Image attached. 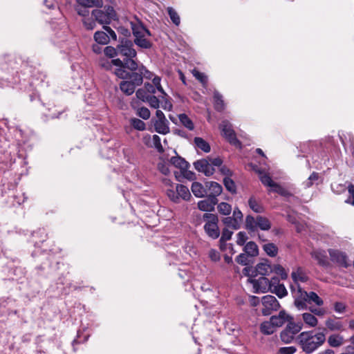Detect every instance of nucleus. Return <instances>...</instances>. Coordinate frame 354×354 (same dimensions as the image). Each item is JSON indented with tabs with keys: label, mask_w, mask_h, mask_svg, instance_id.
<instances>
[{
	"label": "nucleus",
	"mask_w": 354,
	"mask_h": 354,
	"mask_svg": "<svg viewBox=\"0 0 354 354\" xmlns=\"http://www.w3.org/2000/svg\"><path fill=\"white\" fill-rule=\"evenodd\" d=\"M153 126L157 133L160 134H167L169 133V122L167 119L154 120Z\"/></svg>",
	"instance_id": "nucleus-18"
},
{
	"label": "nucleus",
	"mask_w": 354,
	"mask_h": 354,
	"mask_svg": "<svg viewBox=\"0 0 354 354\" xmlns=\"http://www.w3.org/2000/svg\"><path fill=\"white\" fill-rule=\"evenodd\" d=\"M178 118L180 123L189 130H193L194 125L192 120L185 113L178 115Z\"/></svg>",
	"instance_id": "nucleus-38"
},
{
	"label": "nucleus",
	"mask_w": 354,
	"mask_h": 354,
	"mask_svg": "<svg viewBox=\"0 0 354 354\" xmlns=\"http://www.w3.org/2000/svg\"><path fill=\"white\" fill-rule=\"evenodd\" d=\"M82 22L87 30H93L95 26V22L89 17L83 18Z\"/></svg>",
	"instance_id": "nucleus-59"
},
{
	"label": "nucleus",
	"mask_w": 354,
	"mask_h": 354,
	"mask_svg": "<svg viewBox=\"0 0 354 354\" xmlns=\"http://www.w3.org/2000/svg\"><path fill=\"white\" fill-rule=\"evenodd\" d=\"M77 3L83 7H102V0H76Z\"/></svg>",
	"instance_id": "nucleus-35"
},
{
	"label": "nucleus",
	"mask_w": 354,
	"mask_h": 354,
	"mask_svg": "<svg viewBox=\"0 0 354 354\" xmlns=\"http://www.w3.org/2000/svg\"><path fill=\"white\" fill-rule=\"evenodd\" d=\"M169 162L175 167L180 169L182 173L186 171L189 166L184 158L178 156L171 157Z\"/></svg>",
	"instance_id": "nucleus-20"
},
{
	"label": "nucleus",
	"mask_w": 354,
	"mask_h": 354,
	"mask_svg": "<svg viewBox=\"0 0 354 354\" xmlns=\"http://www.w3.org/2000/svg\"><path fill=\"white\" fill-rule=\"evenodd\" d=\"M136 71H139L142 73V78L145 77L151 80L153 77V74L151 71H148L143 65H141L140 66H138Z\"/></svg>",
	"instance_id": "nucleus-56"
},
{
	"label": "nucleus",
	"mask_w": 354,
	"mask_h": 354,
	"mask_svg": "<svg viewBox=\"0 0 354 354\" xmlns=\"http://www.w3.org/2000/svg\"><path fill=\"white\" fill-rule=\"evenodd\" d=\"M266 253L270 257H275L278 252V248L274 243H267L263 245Z\"/></svg>",
	"instance_id": "nucleus-43"
},
{
	"label": "nucleus",
	"mask_w": 354,
	"mask_h": 354,
	"mask_svg": "<svg viewBox=\"0 0 354 354\" xmlns=\"http://www.w3.org/2000/svg\"><path fill=\"white\" fill-rule=\"evenodd\" d=\"M218 211L220 214L227 216L232 212V206L227 203L222 202L218 205Z\"/></svg>",
	"instance_id": "nucleus-42"
},
{
	"label": "nucleus",
	"mask_w": 354,
	"mask_h": 354,
	"mask_svg": "<svg viewBox=\"0 0 354 354\" xmlns=\"http://www.w3.org/2000/svg\"><path fill=\"white\" fill-rule=\"evenodd\" d=\"M94 39L97 44L102 45L106 44L109 42V36L104 31H97L94 34Z\"/></svg>",
	"instance_id": "nucleus-34"
},
{
	"label": "nucleus",
	"mask_w": 354,
	"mask_h": 354,
	"mask_svg": "<svg viewBox=\"0 0 354 354\" xmlns=\"http://www.w3.org/2000/svg\"><path fill=\"white\" fill-rule=\"evenodd\" d=\"M145 102H147L153 109H158L160 106V101L154 95L149 97Z\"/></svg>",
	"instance_id": "nucleus-58"
},
{
	"label": "nucleus",
	"mask_w": 354,
	"mask_h": 354,
	"mask_svg": "<svg viewBox=\"0 0 354 354\" xmlns=\"http://www.w3.org/2000/svg\"><path fill=\"white\" fill-rule=\"evenodd\" d=\"M193 194L197 198H203L207 195V187L201 183L194 182L191 187Z\"/></svg>",
	"instance_id": "nucleus-22"
},
{
	"label": "nucleus",
	"mask_w": 354,
	"mask_h": 354,
	"mask_svg": "<svg viewBox=\"0 0 354 354\" xmlns=\"http://www.w3.org/2000/svg\"><path fill=\"white\" fill-rule=\"evenodd\" d=\"M218 203V199L214 196H207L205 200L200 201L198 203L199 209L205 212H211L214 209V205Z\"/></svg>",
	"instance_id": "nucleus-16"
},
{
	"label": "nucleus",
	"mask_w": 354,
	"mask_h": 354,
	"mask_svg": "<svg viewBox=\"0 0 354 354\" xmlns=\"http://www.w3.org/2000/svg\"><path fill=\"white\" fill-rule=\"evenodd\" d=\"M121 91L127 95H132L136 86L129 80L122 81L120 84Z\"/></svg>",
	"instance_id": "nucleus-26"
},
{
	"label": "nucleus",
	"mask_w": 354,
	"mask_h": 354,
	"mask_svg": "<svg viewBox=\"0 0 354 354\" xmlns=\"http://www.w3.org/2000/svg\"><path fill=\"white\" fill-rule=\"evenodd\" d=\"M132 32L135 38L138 37H150L151 32L147 29L142 24H135L131 23Z\"/></svg>",
	"instance_id": "nucleus-17"
},
{
	"label": "nucleus",
	"mask_w": 354,
	"mask_h": 354,
	"mask_svg": "<svg viewBox=\"0 0 354 354\" xmlns=\"http://www.w3.org/2000/svg\"><path fill=\"white\" fill-rule=\"evenodd\" d=\"M270 291L277 295L279 298L287 295L288 291L283 284L279 283L278 278L272 277L270 280Z\"/></svg>",
	"instance_id": "nucleus-10"
},
{
	"label": "nucleus",
	"mask_w": 354,
	"mask_h": 354,
	"mask_svg": "<svg viewBox=\"0 0 354 354\" xmlns=\"http://www.w3.org/2000/svg\"><path fill=\"white\" fill-rule=\"evenodd\" d=\"M260 180H261V183L265 186L270 187L271 189L273 187V186L276 183L272 180L271 177L267 174H261L260 176Z\"/></svg>",
	"instance_id": "nucleus-52"
},
{
	"label": "nucleus",
	"mask_w": 354,
	"mask_h": 354,
	"mask_svg": "<svg viewBox=\"0 0 354 354\" xmlns=\"http://www.w3.org/2000/svg\"><path fill=\"white\" fill-rule=\"evenodd\" d=\"M134 43L142 48H150L152 46V44L146 37L135 38Z\"/></svg>",
	"instance_id": "nucleus-41"
},
{
	"label": "nucleus",
	"mask_w": 354,
	"mask_h": 354,
	"mask_svg": "<svg viewBox=\"0 0 354 354\" xmlns=\"http://www.w3.org/2000/svg\"><path fill=\"white\" fill-rule=\"evenodd\" d=\"M245 225L247 229L252 231L255 230L256 227H257L256 225V218L252 216H247L245 219Z\"/></svg>",
	"instance_id": "nucleus-54"
},
{
	"label": "nucleus",
	"mask_w": 354,
	"mask_h": 354,
	"mask_svg": "<svg viewBox=\"0 0 354 354\" xmlns=\"http://www.w3.org/2000/svg\"><path fill=\"white\" fill-rule=\"evenodd\" d=\"M115 66H117L114 71L115 75L121 79H128L129 76V72L127 71L125 69L127 68L125 65V62L122 61V64Z\"/></svg>",
	"instance_id": "nucleus-27"
},
{
	"label": "nucleus",
	"mask_w": 354,
	"mask_h": 354,
	"mask_svg": "<svg viewBox=\"0 0 354 354\" xmlns=\"http://www.w3.org/2000/svg\"><path fill=\"white\" fill-rule=\"evenodd\" d=\"M104 52V55L109 58H113L118 55V47L115 48L111 46L105 47Z\"/></svg>",
	"instance_id": "nucleus-53"
},
{
	"label": "nucleus",
	"mask_w": 354,
	"mask_h": 354,
	"mask_svg": "<svg viewBox=\"0 0 354 354\" xmlns=\"http://www.w3.org/2000/svg\"><path fill=\"white\" fill-rule=\"evenodd\" d=\"M136 95L139 100H142L144 102H145L147 100V99L152 95L148 93V91L145 89V87L138 89L136 93Z\"/></svg>",
	"instance_id": "nucleus-47"
},
{
	"label": "nucleus",
	"mask_w": 354,
	"mask_h": 354,
	"mask_svg": "<svg viewBox=\"0 0 354 354\" xmlns=\"http://www.w3.org/2000/svg\"><path fill=\"white\" fill-rule=\"evenodd\" d=\"M244 251L248 255L251 257H255L259 254L258 246L253 241H250L245 245Z\"/></svg>",
	"instance_id": "nucleus-36"
},
{
	"label": "nucleus",
	"mask_w": 354,
	"mask_h": 354,
	"mask_svg": "<svg viewBox=\"0 0 354 354\" xmlns=\"http://www.w3.org/2000/svg\"><path fill=\"white\" fill-rule=\"evenodd\" d=\"M118 55L124 57L126 67L130 71H136L138 68V64L134 60L136 57L137 53L133 48L132 42L129 40L122 41L118 46Z\"/></svg>",
	"instance_id": "nucleus-3"
},
{
	"label": "nucleus",
	"mask_w": 354,
	"mask_h": 354,
	"mask_svg": "<svg viewBox=\"0 0 354 354\" xmlns=\"http://www.w3.org/2000/svg\"><path fill=\"white\" fill-rule=\"evenodd\" d=\"M136 114L143 120H148L151 116L149 110L146 107H140L136 109Z\"/></svg>",
	"instance_id": "nucleus-50"
},
{
	"label": "nucleus",
	"mask_w": 354,
	"mask_h": 354,
	"mask_svg": "<svg viewBox=\"0 0 354 354\" xmlns=\"http://www.w3.org/2000/svg\"><path fill=\"white\" fill-rule=\"evenodd\" d=\"M160 78L158 76H155L152 78L153 85L155 86L157 88V90L160 92L163 95H166L165 92L164 91L161 84H160Z\"/></svg>",
	"instance_id": "nucleus-60"
},
{
	"label": "nucleus",
	"mask_w": 354,
	"mask_h": 354,
	"mask_svg": "<svg viewBox=\"0 0 354 354\" xmlns=\"http://www.w3.org/2000/svg\"><path fill=\"white\" fill-rule=\"evenodd\" d=\"M176 192L179 198L188 201L191 198V194L187 187L183 185H177Z\"/></svg>",
	"instance_id": "nucleus-30"
},
{
	"label": "nucleus",
	"mask_w": 354,
	"mask_h": 354,
	"mask_svg": "<svg viewBox=\"0 0 354 354\" xmlns=\"http://www.w3.org/2000/svg\"><path fill=\"white\" fill-rule=\"evenodd\" d=\"M291 291L295 297V305L298 310H304L307 308L306 304L314 303L318 306H322L324 304V301L321 299L315 292H307L304 290L300 286L298 289L292 286Z\"/></svg>",
	"instance_id": "nucleus-2"
},
{
	"label": "nucleus",
	"mask_w": 354,
	"mask_h": 354,
	"mask_svg": "<svg viewBox=\"0 0 354 354\" xmlns=\"http://www.w3.org/2000/svg\"><path fill=\"white\" fill-rule=\"evenodd\" d=\"M348 192L350 194V196L345 201V202L354 206V185L349 186Z\"/></svg>",
	"instance_id": "nucleus-64"
},
{
	"label": "nucleus",
	"mask_w": 354,
	"mask_h": 354,
	"mask_svg": "<svg viewBox=\"0 0 354 354\" xmlns=\"http://www.w3.org/2000/svg\"><path fill=\"white\" fill-rule=\"evenodd\" d=\"M301 317L304 324L308 327L315 328L318 324V319L310 312L302 313Z\"/></svg>",
	"instance_id": "nucleus-25"
},
{
	"label": "nucleus",
	"mask_w": 354,
	"mask_h": 354,
	"mask_svg": "<svg viewBox=\"0 0 354 354\" xmlns=\"http://www.w3.org/2000/svg\"><path fill=\"white\" fill-rule=\"evenodd\" d=\"M271 191L274 192H277L281 196H288L289 195L288 192L283 187H282L280 185L275 183L273 187L271 189Z\"/></svg>",
	"instance_id": "nucleus-57"
},
{
	"label": "nucleus",
	"mask_w": 354,
	"mask_h": 354,
	"mask_svg": "<svg viewBox=\"0 0 354 354\" xmlns=\"http://www.w3.org/2000/svg\"><path fill=\"white\" fill-rule=\"evenodd\" d=\"M222 135L232 145L241 147V142L236 138V133L232 129V124L227 120H223L219 125Z\"/></svg>",
	"instance_id": "nucleus-7"
},
{
	"label": "nucleus",
	"mask_w": 354,
	"mask_h": 354,
	"mask_svg": "<svg viewBox=\"0 0 354 354\" xmlns=\"http://www.w3.org/2000/svg\"><path fill=\"white\" fill-rule=\"evenodd\" d=\"M232 233L233 232L232 231L229 230L228 229H224L222 232L220 242L223 243L226 241L230 240L232 237Z\"/></svg>",
	"instance_id": "nucleus-63"
},
{
	"label": "nucleus",
	"mask_w": 354,
	"mask_h": 354,
	"mask_svg": "<svg viewBox=\"0 0 354 354\" xmlns=\"http://www.w3.org/2000/svg\"><path fill=\"white\" fill-rule=\"evenodd\" d=\"M327 342L329 346L336 348L342 346L345 339L343 335L339 333H333L328 336Z\"/></svg>",
	"instance_id": "nucleus-21"
},
{
	"label": "nucleus",
	"mask_w": 354,
	"mask_h": 354,
	"mask_svg": "<svg viewBox=\"0 0 354 354\" xmlns=\"http://www.w3.org/2000/svg\"><path fill=\"white\" fill-rule=\"evenodd\" d=\"M303 328V324L298 322L295 323L290 321L287 324L285 329L281 333V339L284 343L291 342L295 335H297Z\"/></svg>",
	"instance_id": "nucleus-6"
},
{
	"label": "nucleus",
	"mask_w": 354,
	"mask_h": 354,
	"mask_svg": "<svg viewBox=\"0 0 354 354\" xmlns=\"http://www.w3.org/2000/svg\"><path fill=\"white\" fill-rule=\"evenodd\" d=\"M167 12L172 22L176 26H178L180 23V19L177 12L173 8L171 7H169L167 8Z\"/></svg>",
	"instance_id": "nucleus-45"
},
{
	"label": "nucleus",
	"mask_w": 354,
	"mask_h": 354,
	"mask_svg": "<svg viewBox=\"0 0 354 354\" xmlns=\"http://www.w3.org/2000/svg\"><path fill=\"white\" fill-rule=\"evenodd\" d=\"M223 184L226 189L232 194L236 193V186L234 180L230 177H225L223 178Z\"/></svg>",
	"instance_id": "nucleus-39"
},
{
	"label": "nucleus",
	"mask_w": 354,
	"mask_h": 354,
	"mask_svg": "<svg viewBox=\"0 0 354 354\" xmlns=\"http://www.w3.org/2000/svg\"><path fill=\"white\" fill-rule=\"evenodd\" d=\"M98 63L102 68L106 70H111L113 66L122 64V60L120 59L110 60L107 58L102 57L100 58Z\"/></svg>",
	"instance_id": "nucleus-24"
},
{
	"label": "nucleus",
	"mask_w": 354,
	"mask_h": 354,
	"mask_svg": "<svg viewBox=\"0 0 354 354\" xmlns=\"http://www.w3.org/2000/svg\"><path fill=\"white\" fill-rule=\"evenodd\" d=\"M206 221L204 229L207 235L214 239H217L220 235V231L218 227V218L216 214L205 213L203 216Z\"/></svg>",
	"instance_id": "nucleus-4"
},
{
	"label": "nucleus",
	"mask_w": 354,
	"mask_h": 354,
	"mask_svg": "<svg viewBox=\"0 0 354 354\" xmlns=\"http://www.w3.org/2000/svg\"><path fill=\"white\" fill-rule=\"evenodd\" d=\"M92 15L100 24H109L116 17L115 12L111 6L105 7L104 10H94Z\"/></svg>",
	"instance_id": "nucleus-5"
},
{
	"label": "nucleus",
	"mask_w": 354,
	"mask_h": 354,
	"mask_svg": "<svg viewBox=\"0 0 354 354\" xmlns=\"http://www.w3.org/2000/svg\"><path fill=\"white\" fill-rule=\"evenodd\" d=\"M128 79L132 82L136 86L141 85L143 82L142 73L138 71H131Z\"/></svg>",
	"instance_id": "nucleus-29"
},
{
	"label": "nucleus",
	"mask_w": 354,
	"mask_h": 354,
	"mask_svg": "<svg viewBox=\"0 0 354 354\" xmlns=\"http://www.w3.org/2000/svg\"><path fill=\"white\" fill-rule=\"evenodd\" d=\"M297 341L305 353H311L325 342L326 335L323 332L305 331L298 335Z\"/></svg>",
	"instance_id": "nucleus-1"
},
{
	"label": "nucleus",
	"mask_w": 354,
	"mask_h": 354,
	"mask_svg": "<svg viewBox=\"0 0 354 354\" xmlns=\"http://www.w3.org/2000/svg\"><path fill=\"white\" fill-rule=\"evenodd\" d=\"M248 239L246 233L244 232H239L237 234L236 243L239 245H243Z\"/></svg>",
	"instance_id": "nucleus-62"
},
{
	"label": "nucleus",
	"mask_w": 354,
	"mask_h": 354,
	"mask_svg": "<svg viewBox=\"0 0 354 354\" xmlns=\"http://www.w3.org/2000/svg\"><path fill=\"white\" fill-rule=\"evenodd\" d=\"M152 147L156 149V150L162 153L164 151L163 147L161 145L160 138L158 135H153L152 136Z\"/></svg>",
	"instance_id": "nucleus-51"
},
{
	"label": "nucleus",
	"mask_w": 354,
	"mask_h": 354,
	"mask_svg": "<svg viewBox=\"0 0 354 354\" xmlns=\"http://www.w3.org/2000/svg\"><path fill=\"white\" fill-rule=\"evenodd\" d=\"M169 166V164L162 159H160L158 163V170L164 175H168L170 173Z\"/></svg>",
	"instance_id": "nucleus-48"
},
{
	"label": "nucleus",
	"mask_w": 354,
	"mask_h": 354,
	"mask_svg": "<svg viewBox=\"0 0 354 354\" xmlns=\"http://www.w3.org/2000/svg\"><path fill=\"white\" fill-rule=\"evenodd\" d=\"M262 314L269 315L273 311H277L280 308V304L277 299L272 295H266L262 297Z\"/></svg>",
	"instance_id": "nucleus-8"
},
{
	"label": "nucleus",
	"mask_w": 354,
	"mask_h": 354,
	"mask_svg": "<svg viewBox=\"0 0 354 354\" xmlns=\"http://www.w3.org/2000/svg\"><path fill=\"white\" fill-rule=\"evenodd\" d=\"M195 146L205 153H208L211 150L210 145L203 138L196 137L194 140Z\"/></svg>",
	"instance_id": "nucleus-28"
},
{
	"label": "nucleus",
	"mask_w": 354,
	"mask_h": 354,
	"mask_svg": "<svg viewBox=\"0 0 354 354\" xmlns=\"http://www.w3.org/2000/svg\"><path fill=\"white\" fill-rule=\"evenodd\" d=\"M193 75L204 86H206L207 84V77L203 73H201L196 69H193L192 71Z\"/></svg>",
	"instance_id": "nucleus-46"
},
{
	"label": "nucleus",
	"mask_w": 354,
	"mask_h": 354,
	"mask_svg": "<svg viewBox=\"0 0 354 354\" xmlns=\"http://www.w3.org/2000/svg\"><path fill=\"white\" fill-rule=\"evenodd\" d=\"M248 205L250 208L256 213H262L264 212L263 205L259 203L254 196L249 198Z\"/></svg>",
	"instance_id": "nucleus-33"
},
{
	"label": "nucleus",
	"mask_w": 354,
	"mask_h": 354,
	"mask_svg": "<svg viewBox=\"0 0 354 354\" xmlns=\"http://www.w3.org/2000/svg\"><path fill=\"white\" fill-rule=\"evenodd\" d=\"M256 225L259 227L261 230H269L271 228V224L270 221L261 216H258L256 218Z\"/></svg>",
	"instance_id": "nucleus-31"
},
{
	"label": "nucleus",
	"mask_w": 354,
	"mask_h": 354,
	"mask_svg": "<svg viewBox=\"0 0 354 354\" xmlns=\"http://www.w3.org/2000/svg\"><path fill=\"white\" fill-rule=\"evenodd\" d=\"M270 319L277 328L282 326L286 322L292 321V317L287 314L285 310H281L277 315L272 316Z\"/></svg>",
	"instance_id": "nucleus-14"
},
{
	"label": "nucleus",
	"mask_w": 354,
	"mask_h": 354,
	"mask_svg": "<svg viewBox=\"0 0 354 354\" xmlns=\"http://www.w3.org/2000/svg\"><path fill=\"white\" fill-rule=\"evenodd\" d=\"M88 7H83L80 5H78L75 8V10L77 11V14L84 18L88 17L89 15V11L87 9Z\"/></svg>",
	"instance_id": "nucleus-61"
},
{
	"label": "nucleus",
	"mask_w": 354,
	"mask_h": 354,
	"mask_svg": "<svg viewBox=\"0 0 354 354\" xmlns=\"http://www.w3.org/2000/svg\"><path fill=\"white\" fill-rule=\"evenodd\" d=\"M194 168L199 172L209 176L214 174V169L207 159H201L194 163Z\"/></svg>",
	"instance_id": "nucleus-9"
},
{
	"label": "nucleus",
	"mask_w": 354,
	"mask_h": 354,
	"mask_svg": "<svg viewBox=\"0 0 354 354\" xmlns=\"http://www.w3.org/2000/svg\"><path fill=\"white\" fill-rule=\"evenodd\" d=\"M319 176L317 172H313L308 178L304 183L305 187L309 188L314 184L315 182L319 180Z\"/></svg>",
	"instance_id": "nucleus-49"
},
{
	"label": "nucleus",
	"mask_w": 354,
	"mask_h": 354,
	"mask_svg": "<svg viewBox=\"0 0 354 354\" xmlns=\"http://www.w3.org/2000/svg\"><path fill=\"white\" fill-rule=\"evenodd\" d=\"M130 124L138 131H144L146 129L145 123L138 118H131L130 120Z\"/></svg>",
	"instance_id": "nucleus-40"
},
{
	"label": "nucleus",
	"mask_w": 354,
	"mask_h": 354,
	"mask_svg": "<svg viewBox=\"0 0 354 354\" xmlns=\"http://www.w3.org/2000/svg\"><path fill=\"white\" fill-rule=\"evenodd\" d=\"M214 105L216 110L221 111L225 108L223 96L216 91L214 93Z\"/></svg>",
	"instance_id": "nucleus-32"
},
{
	"label": "nucleus",
	"mask_w": 354,
	"mask_h": 354,
	"mask_svg": "<svg viewBox=\"0 0 354 354\" xmlns=\"http://www.w3.org/2000/svg\"><path fill=\"white\" fill-rule=\"evenodd\" d=\"M325 325L326 328L330 330V331H344V326L342 322L332 319L328 318L325 322Z\"/></svg>",
	"instance_id": "nucleus-19"
},
{
	"label": "nucleus",
	"mask_w": 354,
	"mask_h": 354,
	"mask_svg": "<svg viewBox=\"0 0 354 354\" xmlns=\"http://www.w3.org/2000/svg\"><path fill=\"white\" fill-rule=\"evenodd\" d=\"M276 330L272 321L264 322L261 324V331L265 335H271Z\"/></svg>",
	"instance_id": "nucleus-37"
},
{
	"label": "nucleus",
	"mask_w": 354,
	"mask_h": 354,
	"mask_svg": "<svg viewBox=\"0 0 354 354\" xmlns=\"http://www.w3.org/2000/svg\"><path fill=\"white\" fill-rule=\"evenodd\" d=\"M250 283L257 291L265 292L270 290V281L265 277H261L258 279H250Z\"/></svg>",
	"instance_id": "nucleus-13"
},
{
	"label": "nucleus",
	"mask_w": 354,
	"mask_h": 354,
	"mask_svg": "<svg viewBox=\"0 0 354 354\" xmlns=\"http://www.w3.org/2000/svg\"><path fill=\"white\" fill-rule=\"evenodd\" d=\"M312 256L318 261L319 264H324L327 259L326 252L323 250L314 251Z\"/></svg>",
	"instance_id": "nucleus-44"
},
{
	"label": "nucleus",
	"mask_w": 354,
	"mask_h": 354,
	"mask_svg": "<svg viewBox=\"0 0 354 354\" xmlns=\"http://www.w3.org/2000/svg\"><path fill=\"white\" fill-rule=\"evenodd\" d=\"M328 253L330 260L339 266H347V257L346 254L338 250L330 249Z\"/></svg>",
	"instance_id": "nucleus-12"
},
{
	"label": "nucleus",
	"mask_w": 354,
	"mask_h": 354,
	"mask_svg": "<svg viewBox=\"0 0 354 354\" xmlns=\"http://www.w3.org/2000/svg\"><path fill=\"white\" fill-rule=\"evenodd\" d=\"M268 273V269L266 267H245L243 270V274L248 277V281L250 283V279H255L254 278L259 274L266 275Z\"/></svg>",
	"instance_id": "nucleus-11"
},
{
	"label": "nucleus",
	"mask_w": 354,
	"mask_h": 354,
	"mask_svg": "<svg viewBox=\"0 0 354 354\" xmlns=\"http://www.w3.org/2000/svg\"><path fill=\"white\" fill-rule=\"evenodd\" d=\"M206 187L210 191L209 196H214L216 198L223 192L222 186L216 182H207L205 183Z\"/></svg>",
	"instance_id": "nucleus-23"
},
{
	"label": "nucleus",
	"mask_w": 354,
	"mask_h": 354,
	"mask_svg": "<svg viewBox=\"0 0 354 354\" xmlns=\"http://www.w3.org/2000/svg\"><path fill=\"white\" fill-rule=\"evenodd\" d=\"M223 221L226 225L232 227L234 229H238L239 227V223L234 217H226Z\"/></svg>",
	"instance_id": "nucleus-55"
},
{
	"label": "nucleus",
	"mask_w": 354,
	"mask_h": 354,
	"mask_svg": "<svg viewBox=\"0 0 354 354\" xmlns=\"http://www.w3.org/2000/svg\"><path fill=\"white\" fill-rule=\"evenodd\" d=\"M291 277L297 286H300V283H306L309 280L308 274L304 270L302 267H297L295 271H292ZM297 289L298 287H297Z\"/></svg>",
	"instance_id": "nucleus-15"
}]
</instances>
